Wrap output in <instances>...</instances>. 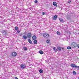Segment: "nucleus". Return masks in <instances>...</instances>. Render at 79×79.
Masks as SVG:
<instances>
[{
	"label": "nucleus",
	"mask_w": 79,
	"mask_h": 79,
	"mask_svg": "<svg viewBox=\"0 0 79 79\" xmlns=\"http://www.w3.org/2000/svg\"><path fill=\"white\" fill-rule=\"evenodd\" d=\"M68 2L69 3H70L71 2V1H68Z\"/></svg>",
	"instance_id": "cd10ccee"
},
{
	"label": "nucleus",
	"mask_w": 79,
	"mask_h": 79,
	"mask_svg": "<svg viewBox=\"0 0 79 79\" xmlns=\"http://www.w3.org/2000/svg\"><path fill=\"white\" fill-rule=\"evenodd\" d=\"M71 46L72 47L74 48V47H77V44L76 43H73L71 44Z\"/></svg>",
	"instance_id": "7ed1b4c3"
},
{
	"label": "nucleus",
	"mask_w": 79,
	"mask_h": 79,
	"mask_svg": "<svg viewBox=\"0 0 79 79\" xmlns=\"http://www.w3.org/2000/svg\"><path fill=\"white\" fill-rule=\"evenodd\" d=\"M15 29L16 31H18L19 30V28L18 27H15Z\"/></svg>",
	"instance_id": "dca6fc26"
},
{
	"label": "nucleus",
	"mask_w": 79,
	"mask_h": 79,
	"mask_svg": "<svg viewBox=\"0 0 79 79\" xmlns=\"http://www.w3.org/2000/svg\"><path fill=\"white\" fill-rule=\"evenodd\" d=\"M32 37V34L31 33H29L27 35V37L28 39H30Z\"/></svg>",
	"instance_id": "39448f33"
},
{
	"label": "nucleus",
	"mask_w": 79,
	"mask_h": 79,
	"mask_svg": "<svg viewBox=\"0 0 79 79\" xmlns=\"http://www.w3.org/2000/svg\"><path fill=\"white\" fill-rule=\"evenodd\" d=\"M49 36V35L47 33H44L43 34V37H44V38H47Z\"/></svg>",
	"instance_id": "f03ea898"
},
{
	"label": "nucleus",
	"mask_w": 79,
	"mask_h": 79,
	"mask_svg": "<svg viewBox=\"0 0 79 79\" xmlns=\"http://www.w3.org/2000/svg\"><path fill=\"white\" fill-rule=\"evenodd\" d=\"M47 43H48H48H50V40L49 39H48L47 40Z\"/></svg>",
	"instance_id": "6ab92c4d"
},
{
	"label": "nucleus",
	"mask_w": 79,
	"mask_h": 79,
	"mask_svg": "<svg viewBox=\"0 0 79 79\" xmlns=\"http://www.w3.org/2000/svg\"><path fill=\"white\" fill-rule=\"evenodd\" d=\"M53 4L55 6H56V7H57V5H56V2H53Z\"/></svg>",
	"instance_id": "1a4fd4ad"
},
{
	"label": "nucleus",
	"mask_w": 79,
	"mask_h": 79,
	"mask_svg": "<svg viewBox=\"0 0 79 79\" xmlns=\"http://www.w3.org/2000/svg\"><path fill=\"white\" fill-rule=\"evenodd\" d=\"M23 38L24 39V40L27 39V36H26V35H23Z\"/></svg>",
	"instance_id": "4468645a"
},
{
	"label": "nucleus",
	"mask_w": 79,
	"mask_h": 79,
	"mask_svg": "<svg viewBox=\"0 0 79 79\" xmlns=\"http://www.w3.org/2000/svg\"><path fill=\"white\" fill-rule=\"evenodd\" d=\"M53 49L54 50V52H57V51H58L57 49H56V48L55 47L53 48Z\"/></svg>",
	"instance_id": "f8f14e48"
},
{
	"label": "nucleus",
	"mask_w": 79,
	"mask_h": 79,
	"mask_svg": "<svg viewBox=\"0 0 79 79\" xmlns=\"http://www.w3.org/2000/svg\"><path fill=\"white\" fill-rule=\"evenodd\" d=\"M77 47H78V48H79V44H78V45H77Z\"/></svg>",
	"instance_id": "c756f323"
},
{
	"label": "nucleus",
	"mask_w": 79,
	"mask_h": 79,
	"mask_svg": "<svg viewBox=\"0 0 79 79\" xmlns=\"http://www.w3.org/2000/svg\"><path fill=\"white\" fill-rule=\"evenodd\" d=\"M20 66L22 69H24L25 68H26V65L24 64H22Z\"/></svg>",
	"instance_id": "423d86ee"
},
{
	"label": "nucleus",
	"mask_w": 79,
	"mask_h": 79,
	"mask_svg": "<svg viewBox=\"0 0 79 79\" xmlns=\"http://www.w3.org/2000/svg\"><path fill=\"white\" fill-rule=\"evenodd\" d=\"M2 33L3 35H6V31H3L2 32Z\"/></svg>",
	"instance_id": "0eeeda50"
},
{
	"label": "nucleus",
	"mask_w": 79,
	"mask_h": 79,
	"mask_svg": "<svg viewBox=\"0 0 79 79\" xmlns=\"http://www.w3.org/2000/svg\"><path fill=\"white\" fill-rule=\"evenodd\" d=\"M78 79H79V78H78Z\"/></svg>",
	"instance_id": "2f4dec72"
},
{
	"label": "nucleus",
	"mask_w": 79,
	"mask_h": 79,
	"mask_svg": "<svg viewBox=\"0 0 79 79\" xmlns=\"http://www.w3.org/2000/svg\"><path fill=\"white\" fill-rule=\"evenodd\" d=\"M39 72L40 73H43V70H42V69H40L39 70Z\"/></svg>",
	"instance_id": "4be33fe9"
},
{
	"label": "nucleus",
	"mask_w": 79,
	"mask_h": 79,
	"mask_svg": "<svg viewBox=\"0 0 79 79\" xmlns=\"http://www.w3.org/2000/svg\"><path fill=\"white\" fill-rule=\"evenodd\" d=\"M42 14L43 15H45V12H42Z\"/></svg>",
	"instance_id": "a878e982"
},
{
	"label": "nucleus",
	"mask_w": 79,
	"mask_h": 79,
	"mask_svg": "<svg viewBox=\"0 0 79 79\" xmlns=\"http://www.w3.org/2000/svg\"><path fill=\"white\" fill-rule=\"evenodd\" d=\"M57 48L58 50H59V51H61V47L60 46H58Z\"/></svg>",
	"instance_id": "9d476101"
},
{
	"label": "nucleus",
	"mask_w": 79,
	"mask_h": 79,
	"mask_svg": "<svg viewBox=\"0 0 79 79\" xmlns=\"http://www.w3.org/2000/svg\"><path fill=\"white\" fill-rule=\"evenodd\" d=\"M23 49H24L25 51H26V50H27V48H26V47H24L23 48Z\"/></svg>",
	"instance_id": "b1692460"
},
{
	"label": "nucleus",
	"mask_w": 79,
	"mask_h": 79,
	"mask_svg": "<svg viewBox=\"0 0 79 79\" xmlns=\"http://www.w3.org/2000/svg\"><path fill=\"white\" fill-rule=\"evenodd\" d=\"M73 74H76V71H74L73 72Z\"/></svg>",
	"instance_id": "5701e85b"
},
{
	"label": "nucleus",
	"mask_w": 79,
	"mask_h": 79,
	"mask_svg": "<svg viewBox=\"0 0 79 79\" xmlns=\"http://www.w3.org/2000/svg\"><path fill=\"white\" fill-rule=\"evenodd\" d=\"M11 55L12 56H16L17 55V54L15 52H13L11 53Z\"/></svg>",
	"instance_id": "20e7f679"
},
{
	"label": "nucleus",
	"mask_w": 79,
	"mask_h": 79,
	"mask_svg": "<svg viewBox=\"0 0 79 79\" xmlns=\"http://www.w3.org/2000/svg\"><path fill=\"white\" fill-rule=\"evenodd\" d=\"M37 41L36 40H35L34 41V44H37Z\"/></svg>",
	"instance_id": "f3484780"
},
{
	"label": "nucleus",
	"mask_w": 79,
	"mask_h": 79,
	"mask_svg": "<svg viewBox=\"0 0 79 79\" xmlns=\"http://www.w3.org/2000/svg\"><path fill=\"white\" fill-rule=\"evenodd\" d=\"M59 20L60 22H63V20L62 19H59Z\"/></svg>",
	"instance_id": "412c9836"
},
{
	"label": "nucleus",
	"mask_w": 79,
	"mask_h": 79,
	"mask_svg": "<svg viewBox=\"0 0 79 79\" xmlns=\"http://www.w3.org/2000/svg\"><path fill=\"white\" fill-rule=\"evenodd\" d=\"M19 35H20V36H22V35H23V33H20L19 34Z\"/></svg>",
	"instance_id": "bb28decb"
},
{
	"label": "nucleus",
	"mask_w": 79,
	"mask_h": 79,
	"mask_svg": "<svg viewBox=\"0 0 79 79\" xmlns=\"http://www.w3.org/2000/svg\"><path fill=\"white\" fill-rule=\"evenodd\" d=\"M39 53H40V54H41V55H42V54H43V51L42 50H40L39 51Z\"/></svg>",
	"instance_id": "2eb2a0df"
},
{
	"label": "nucleus",
	"mask_w": 79,
	"mask_h": 79,
	"mask_svg": "<svg viewBox=\"0 0 79 79\" xmlns=\"http://www.w3.org/2000/svg\"><path fill=\"white\" fill-rule=\"evenodd\" d=\"M17 33H19V31H17Z\"/></svg>",
	"instance_id": "7c9ffc66"
},
{
	"label": "nucleus",
	"mask_w": 79,
	"mask_h": 79,
	"mask_svg": "<svg viewBox=\"0 0 79 79\" xmlns=\"http://www.w3.org/2000/svg\"><path fill=\"white\" fill-rule=\"evenodd\" d=\"M57 15H55L53 17V19L54 20H56V19L57 18Z\"/></svg>",
	"instance_id": "6e6552de"
},
{
	"label": "nucleus",
	"mask_w": 79,
	"mask_h": 79,
	"mask_svg": "<svg viewBox=\"0 0 79 79\" xmlns=\"http://www.w3.org/2000/svg\"><path fill=\"white\" fill-rule=\"evenodd\" d=\"M37 2H38L37 0H35V3H37Z\"/></svg>",
	"instance_id": "393cba45"
},
{
	"label": "nucleus",
	"mask_w": 79,
	"mask_h": 79,
	"mask_svg": "<svg viewBox=\"0 0 79 79\" xmlns=\"http://www.w3.org/2000/svg\"><path fill=\"white\" fill-rule=\"evenodd\" d=\"M15 79H18V77H15Z\"/></svg>",
	"instance_id": "c85d7f7f"
},
{
	"label": "nucleus",
	"mask_w": 79,
	"mask_h": 79,
	"mask_svg": "<svg viewBox=\"0 0 79 79\" xmlns=\"http://www.w3.org/2000/svg\"><path fill=\"white\" fill-rule=\"evenodd\" d=\"M72 67V68H79V66H77L75 64H72L70 65Z\"/></svg>",
	"instance_id": "f257e3e1"
},
{
	"label": "nucleus",
	"mask_w": 79,
	"mask_h": 79,
	"mask_svg": "<svg viewBox=\"0 0 79 79\" xmlns=\"http://www.w3.org/2000/svg\"><path fill=\"white\" fill-rule=\"evenodd\" d=\"M67 49L68 50H70V49H71V47H70L69 46L68 47H67Z\"/></svg>",
	"instance_id": "aec40b11"
},
{
	"label": "nucleus",
	"mask_w": 79,
	"mask_h": 79,
	"mask_svg": "<svg viewBox=\"0 0 79 79\" xmlns=\"http://www.w3.org/2000/svg\"><path fill=\"white\" fill-rule=\"evenodd\" d=\"M28 41L29 43L30 44H32V41L31 40V39H28Z\"/></svg>",
	"instance_id": "ddd939ff"
},
{
	"label": "nucleus",
	"mask_w": 79,
	"mask_h": 79,
	"mask_svg": "<svg viewBox=\"0 0 79 79\" xmlns=\"http://www.w3.org/2000/svg\"><path fill=\"white\" fill-rule=\"evenodd\" d=\"M36 38H37V37H36V36L35 35H34L32 37L33 40H35L36 39Z\"/></svg>",
	"instance_id": "9b49d317"
},
{
	"label": "nucleus",
	"mask_w": 79,
	"mask_h": 79,
	"mask_svg": "<svg viewBox=\"0 0 79 79\" xmlns=\"http://www.w3.org/2000/svg\"><path fill=\"white\" fill-rule=\"evenodd\" d=\"M56 33L57 35H60L61 34V33L59 31H57Z\"/></svg>",
	"instance_id": "a211bd4d"
}]
</instances>
